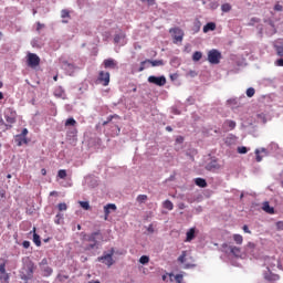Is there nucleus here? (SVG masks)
Segmentation results:
<instances>
[{
    "mask_svg": "<svg viewBox=\"0 0 283 283\" xmlns=\"http://www.w3.org/2000/svg\"><path fill=\"white\" fill-rule=\"evenodd\" d=\"M98 240H103V234H101V231H96L91 234H84L83 241L90 242V244L86 245V251H92V249H98Z\"/></svg>",
    "mask_w": 283,
    "mask_h": 283,
    "instance_id": "obj_1",
    "label": "nucleus"
},
{
    "mask_svg": "<svg viewBox=\"0 0 283 283\" xmlns=\"http://www.w3.org/2000/svg\"><path fill=\"white\" fill-rule=\"evenodd\" d=\"M177 262L184 264V269H193L196 266V260L187 251H182L181 255L178 256Z\"/></svg>",
    "mask_w": 283,
    "mask_h": 283,
    "instance_id": "obj_2",
    "label": "nucleus"
},
{
    "mask_svg": "<svg viewBox=\"0 0 283 283\" xmlns=\"http://www.w3.org/2000/svg\"><path fill=\"white\" fill-rule=\"evenodd\" d=\"M222 60V53L217 49H212L208 52V61L211 65H218Z\"/></svg>",
    "mask_w": 283,
    "mask_h": 283,
    "instance_id": "obj_3",
    "label": "nucleus"
},
{
    "mask_svg": "<svg viewBox=\"0 0 283 283\" xmlns=\"http://www.w3.org/2000/svg\"><path fill=\"white\" fill-rule=\"evenodd\" d=\"M4 119L7 122L8 125H14V123H17V111H14L13 108H7L4 109Z\"/></svg>",
    "mask_w": 283,
    "mask_h": 283,
    "instance_id": "obj_4",
    "label": "nucleus"
},
{
    "mask_svg": "<svg viewBox=\"0 0 283 283\" xmlns=\"http://www.w3.org/2000/svg\"><path fill=\"white\" fill-rule=\"evenodd\" d=\"M148 83H151L153 85H157L158 87H163L167 85V77H165V75H161V76L150 75L148 77Z\"/></svg>",
    "mask_w": 283,
    "mask_h": 283,
    "instance_id": "obj_5",
    "label": "nucleus"
},
{
    "mask_svg": "<svg viewBox=\"0 0 283 283\" xmlns=\"http://www.w3.org/2000/svg\"><path fill=\"white\" fill-rule=\"evenodd\" d=\"M114 249H111V253L108 254H104L99 258H97L98 262H102L103 264H105L106 266H112L114 264Z\"/></svg>",
    "mask_w": 283,
    "mask_h": 283,
    "instance_id": "obj_6",
    "label": "nucleus"
},
{
    "mask_svg": "<svg viewBox=\"0 0 283 283\" xmlns=\"http://www.w3.org/2000/svg\"><path fill=\"white\" fill-rule=\"evenodd\" d=\"M28 65L29 67H39L41 65V57L36 53L28 54Z\"/></svg>",
    "mask_w": 283,
    "mask_h": 283,
    "instance_id": "obj_7",
    "label": "nucleus"
},
{
    "mask_svg": "<svg viewBox=\"0 0 283 283\" xmlns=\"http://www.w3.org/2000/svg\"><path fill=\"white\" fill-rule=\"evenodd\" d=\"M170 34H172L175 43L182 42V39L185 36V32L180 28L170 29Z\"/></svg>",
    "mask_w": 283,
    "mask_h": 283,
    "instance_id": "obj_8",
    "label": "nucleus"
},
{
    "mask_svg": "<svg viewBox=\"0 0 283 283\" xmlns=\"http://www.w3.org/2000/svg\"><path fill=\"white\" fill-rule=\"evenodd\" d=\"M98 83H101L104 87L109 85V72L101 71L97 77Z\"/></svg>",
    "mask_w": 283,
    "mask_h": 283,
    "instance_id": "obj_9",
    "label": "nucleus"
},
{
    "mask_svg": "<svg viewBox=\"0 0 283 283\" xmlns=\"http://www.w3.org/2000/svg\"><path fill=\"white\" fill-rule=\"evenodd\" d=\"M28 136V128H23L22 133L20 135H17V142H18V147H21V145H28V139L25 138Z\"/></svg>",
    "mask_w": 283,
    "mask_h": 283,
    "instance_id": "obj_10",
    "label": "nucleus"
},
{
    "mask_svg": "<svg viewBox=\"0 0 283 283\" xmlns=\"http://www.w3.org/2000/svg\"><path fill=\"white\" fill-rule=\"evenodd\" d=\"M103 65L106 70H117L118 69V62L114 59H106L103 62Z\"/></svg>",
    "mask_w": 283,
    "mask_h": 283,
    "instance_id": "obj_11",
    "label": "nucleus"
},
{
    "mask_svg": "<svg viewBox=\"0 0 283 283\" xmlns=\"http://www.w3.org/2000/svg\"><path fill=\"white\" fill-rule=\"evenodd\" d=\"M263 277L264 280H266V282H277V280H280V275L271 272V270L264 272Z\"/></svg>",
    "mask_w": 283,
    "mask_h": 283,
    "instance_id": "obj_12",
    "label": "nucleus"
},
{
    "mask_svg": "<svg viewBox=\"0 0 283 283\" xmlns=\"http://www.w3.org/2000/svg\"><path fill=\"white\" fill-rule=\"evenodd\" d=\"M116 203H107L104 206V220H108L109 213H112V211H116Z\"/></svg>",
    "mask_w": 283,
    "mask_h": 283,
    "instance_id": "obj_13",
    "label": "nucleus"
},
{
    "mask_svg": "<svg viewBox=\"0 0 283 283\" xmlns=\"http://www.w3.org/2000/svg\"><path fill=\"white\" fill-rule=\"evenodd\" d=\"M275 258L273 256H266L264 259V266H266L268 271H271V269H275Z\"/></svg>",
    "mask_w": 283,
    "mask_h": 283,
    "instance_id": "obj_14",
    "label": "nucleus"
},
{
    "mask_svg": "<svg viewBox=\"0 0 283 283\" xmlns=\"http://www.w3.org/2000/svg\"><path fill=\"white\" fill-rule=\"evenodd\" d=\"M262 209L265 211V213H270L271 216L275 213V209L269 205V201L263 202Z\"/></svg>",
    "mask_w": 283,
    "mask_h": 283,
    "instance_id": "obj_15",
    "label": "nucleus"
},
{
    "mask_svg": "<svg viewBox=\"0 0 283 283\" xmlns=\"http://www.w3.org/2000/svg\"><path fill=\"white\" fill-rule=\"evenodd\" d=\"M216 30V22H208L205 27H203V32L205 34H207V32H213Z\"/></svg>",
    "mask_w": 283,
    "mask_h": 283,
    "instance_id": "obj_16",
    "label": "nucleus"
},
{
    "mask_svg": "<svg viewBox=\"0 0 283 283\" xmlns=\"http://www.w3.org/2000/svg\"><path fill=\"white\" fill-rule=\"evenodd\" d=\"M186 242H191L193 238H196V228H191L187 233H186Z\"/></svg>",
    "mask_w": 283,
    "mask_h": 283,
    "instance_id": "obj_17",
    "label": "nucleus"
},
{
    "mask_svg": "<svg viewBox=\"0 0 283 283\" xmlns=\"http://www.w3.org/2000/svg\"><path fill=\"white\" fill-rule=\"evenodd\" d=\"M148 63L151 64V67H160L165 65V61L163 60H148Z\"/></svg>",
    "mask_w": 283,
    "mask_h": 283,
    "instance_id": "obj_18",
    "label": "nucleus"
},
{
    "mask_svg": "<svg viewBox=\"0 0 283 283\" xmlns=\"http://www.w3.org/2000/svg\"><path fill=\"white\" fill-rule=\"evenodd\" d=\"M195 185H197V187H201L202 189H205V187H207V180L203 178H196Z\"/></svg>",
    "mask_w": 283,
    "mask_h": 283,
    "instance_id": "obj_19",
    "label": "nucleus"
},
{
    "mask_svg": "<svg viewBox=\"0 0 283 283\" xmlns=\"http://www.w3.org/2000/svg\"><path fill=\"white\" fill-rule=\"evenodd\" d=\"M164 209H168V211H174V202L171 200H166L163 203Z\"/></svg>",
    "mask_w": 283,
    "mask_h": 283,
    "instance_id": "obj_20",
    "label": "nucleus"
},
{
    "mask_svg": "<svg viewBox=\"0 0 283 283\" xmlns=\"http://www.w3.org/2000/svg\"><path fill=\"white\" fill-rule=\"evenodd\" d=\"M0 129H12V125L6 124V120H3V117L0 116Z\"/></svg>",
    "mask_w": 283,
    "mask_h": 283,
    "instance_id": "obj_21",
    "label": "nucleus"
},
{
    "mask_svg": "<svg viewBox=\"0 0 283 283\" xmlns=\"http://www.w3.org/2000/svg\"><path fill=\"white\" fill-rule=\"evenodd\" d=\"M233 240L235 244H242L244 242V238L241 234H233Z\"/></svg>",
    "mask_w": 283,
    "mask_h": 283,
    "instance_id": "obj_22",
    "label": "nucleus"
},
{
    "mask_svg": "<svg viewBox=\"0 0 283 283\" xmlns=\"http://www.w3.org/2000/svg\"><path fill=\"white\" fill-rule=\"evenodd\" d=\"M75 125H76V119H74V117H70L65 122V127H74Z\"/></svg>",
    "mask_w": 283,
    "mask_h": 283,
    "instance_id": "obj_23",
    "label": "nucleus"
},
{
    "mask_svg": "<svg viewBox=\"0 0 283 283\" xmlns=\"http://www.w3.org/2000/svg\"><path fill=\"white\" fill-rule=\"evenodd\" d=\"M200 28H202V23L200 22V20H195L193 22V30L195 32H200Z\"/></svg>",
    "mask_w": 283,
    "mask_h": 283,
    "instance_id": "obj_24",
    "label": "nucleus"
},
{
    "mask_svg": "<svg viewBox=\"0 0 283 283\" xmlns=\"http://www.w3.org/2000/svg\"><path fill=\"white\" fill-rule=\"evenodd\" d=\"M200 59H202V52L200 51H196L193 54H192V61H200Z\"/></svg>",
    "mask_w": 283,
    "mask_h": 283,
    "instance_id": "obj_25",
    "label": "nucleus"
},
{
    "mask_svg": "<svg viewBox=\"0 0 283 283\" xmlns=\"http://www.w3.org/2000/svg\"><path fill=\"white\" fill-rule=\"evenodd\" d=\"M57 178H61L62 180L67 178V171L65 169H61L57 171Z\"/></svg>",
    "mask_w": 283,
    "mask_h": 283,
    "instance_id": "obj_26",
    "label": "nucleus"
},
{
    "mask_svg": "<svg viewBox=\"0 0 283 283\" xmlns=\"http://www.w3.org/2000/svg\"><path fill=\"white\" fill-rule=\"evenodd\" d=\"M247 96H248V98H253V96H255V88H253V87L248 88Z\"/></svg>",
    "mask_w": 283,
    "mask_h": 283,
    "instance_id": "obj_27",
    "label": "nucleus"
},
{
    "mask_svg": "<svg viewBox=\"0 0 283 283\" xmlns=\"http://www.w3.org/2000/svg\"><path fill=\"white\" fill-rule=\"evenodd\" d=\"M33 242L36 247H41V237L36 233L33 234Z\"/></svg>",
    "mask_w": 283,
    "mask_h": 283,
    "instance_id": "obj_28",
    "label": "nucleus"
},
{
    "mask_svg": "<svg viewBox=\"0 0 283 283\" xmlns=\"http://www.w3.org/2000/svg\"><path fill=\"white\" fill-rule=\"evenodd\" d=\"M78 203L82 207V209H84L85 211H90V202H87V201H80Z\"/></svg>",
    "mask_w": 283,
    "mask_h": 283,
    "instance_id": "obj_29",
    "label": "nucleus"
},
{
    "mask_svg": "<svg viewBox=\"0 0 283 283\" xmlns=\"http://www.w3.org/2000/svg\"><path fill=\"white\" fill-rule=\"evenodd\" d=\"M137 202H139L140 205H143V202H147V195H139L137 197Z\"/></svg>",
    "mask_w": 283,
    "mask_h": 283,
    "instance_id": "obj_30",
    "label": "nucleus"
},
{
    "mask_svg": "<svg viewBox=\"0 0 283 283\" xmlns=\"http://www.w3.org/2000/svg\"><path fill=\"white\" fill-rule=\"evenodd\" d=\"M61 18L62 19H70V11L67 9H63L61 11Z\"/></svg>",
    "mask_w": 283,
    "mask_h": 283,
    "instance_id": "obj_31",
    "label": "nucleus"
},
{
    "mask_svg": "<svg viewBox=\"0 0 283 283\" xmlns=\"http://www.w3.org/2000/svg\"><path fill=\"white\" fill-rule=\"evenodd\" d=\"M28 275L32 276V274L34 273V263L30 262L28 265Z\"/></svg>",
    "mask_w": 283,
    "mask_h": 283,
    "instance_id": "obj_32",
    "label": "nucleus"
},
{
    "mask_svg": "<svg viewBox=\"0 0 283 283\" xmlns=\"http://www.w3.org/2000/svg\"><path fill=\"white\" fill-rule=\"evenodd\" d=\"M222 12H231V4L224 3L221 6Z\"/></svg>",
    "mask_w": 283,
    "mask_h": 283,
    "instance_id": "obj_33",
    "label": "nucleus"
},
{
    "mask_svg": "<svg viewBox=\"0 0 283 283\" xmlns=\"http://www.w3.org/2000/svg\"><path fill=\"white\" fill-rule=\"evenodd\" d=\"M140 264H149V256L143 255L139 259Z\"/></svg>",
    "mask_w": 283,
    "mask_h": 283,
    "instance_id": "obj_34",
    "label": "nucleus"
},
{
    "mask_svg": "<svg viewBox=\"0 0 283 283\" xmlns=\"http://www.w3.org/2000/svg\"><path fill=\"white\" fill-rule=\"evenodd\" d=\"M43 273L46 277H49V275H51L53 273V270H52V268L46 266L43 269Z\"/></svg>",
    "mask_w": 283,
    "mask_h": 283,
    "instance_id": "obj_35",
    "label": "nucleus"
},
{
    "mask_svg": "<svg viewBox=\"0 0 283 283\" xmlns=\"http://www.w3.org/2000/svg\"><path fill=\"white\" fill-rule=\"evenodd\" d=\"M114 118H118V115H111L107 117V120L103 123V125H108V123H112V120H114Z\"/></svg>",
    "mask_w": 283,
    "mask_h": 283,
    "instance_id": "obj_36",
    "label": "nucleus"
},
{
    "mask_svg": "<svg viewBox=\"0 0 283 283\" xmlns=\"http://www.w3.org/2000/svg\"><path fill=\"white\" fill-rule=\"evenodd\" d=\"M57 209L59 211H67V203H59Z\"/></svg>",
    "mask_w": 283,
    "mask_h": 283,
    "instance_id": "obj_37",
    "label": "nucleus"
},
{
    "mask_svg": "<svg viewBox=\"0 0 283 283\" xmlns=\"http://www.w3.org/2000/svg\"><path fill=\"white\" fill-rule=\"evenodd\" d=\"M63 67L65 70H67V67H69V70H74V64H70L67 61H64L63 62Z\"/></svg>",
    "mask_w": 283,
    "mask_h": 283,
    "instance_id": "obj_38",
    "label": "nucleus"
},
{
    "mask_svg": "<svg viewBox=\"0 0 283 283\" xmlns=\"http://www.w3.org/2000/svg\"><path fill=\"white\" fill-rule=\"evenodd\" d=\"M226 125H228V127H230V129H235V122L234 120H227Z\"/></svg>",
    "mask_w": 283,
    "mask_h": 283,
    "instance_id": "obj_39",
    "label": "nucleus"
},
{
    "mask_svg": "<svg viewBox=\"0 0 283 283\" xmlns=\"http://www.w3.org/2000/svg\"><path fill=\"white\" fill-rule=\"evenodd\" d=\"M249 149L244 146L238 147V154H247Z\"/></svg>",
    "mask_w": 283,
    "mask_h": 283,
    "instance_id": "obj_40",
    "label": "nucleus"
},
{
    "mask_svg": "<svg viewBox=\"0 0 283 283\" xmlns=\"http://www.w3.org/2000/svg\"><path fill=\"white\" fill-rule=\"evenodd\" d=\"M275 227H276V231H283V221H277L275 223Z\"/></svg>",
    "mask_w": 283,
    "mask_h": 283,
    "instance_id": "obj_41",
    "label": "nucleus"
},
{
    "mask_svg": "<svg viewBox=\"0 0 283 283\" xmlns=\"http://www.w3.org/2000/svg\"><path fill=\"white\" fill-rule=\"evenodd\" d=\"M146 63H149V60H145V61L140 62V66H139V70H138L139 72L145 71V67H146L145 64Z\"/></svg>",
    "mask_w": 283,
    "mask_h": 283,
    "instance_id": "obj_42",
    "label": "nucleus"
},
{
    "mask_svg": "<svg viewBox=\"0 0 283 283\" xmlns=\"http://www.w3.org/2000/svg\"><path fill=\"white\" fill-rule=\"evenodd\" d=\"M142 3H147V6H156V0H140Z\"/></svg>",
    "mask_w": 283,
    "mask_h": 283,
    "instance_id": "obj_43",
    "label": "nucleus"
},
{
    "mask_svg": "<svg viewBox=\"0 0 283 283\" xmlns=\"http://www.w3.org/2000/svg\"><path fill=\"white\" fill-rule=\"evenodd\" d=\"M230 251H231V253H233V255H235L237 253H240V248H238V247H230Z\"/></svg>",
    "mask_w": 283,
    "mask_h": 283,
    "instance_id": "obj_44",
    "label": "nucleus"
},
{
    "mask_svg": "<svg viewBox=\"0 0 283 283\" xmlns=\"http://www.w3.org/2000/svg\"><path fill=\"white\" fill-rule=\"evenodd\" d=\"M182 280H184L182 274H177V275H175V281H176L177 283H182Z\"/></svg>",
    "mask_w": 283,
    "mask_h": 283,
    "instance_id": "obj_45",
    "label": "nucleus"
},
{
    "mask_svg": "<svg viewBox=\"0 0 283 283\" xmlns=\"http://www.w3.org/2000/svg\"><path fill=\"white\" fill-rule=\"evenodd\" d=\"M43 28H45V24H43L41 22H36V32H41V30H43Z\"/></svg>",
    "mask_w": 283,
    "mask_h": 283,
    "instance_id": "obj_46",
    "label": "nucleus"
},
{
    "mask_svg": "<svg viewBox=\"0 0 283 283\" xmlns=\"http://www.w3.org/2000/svg\"><path fill=\"white\" fill-rule=\"evenodd\" d=\"M256 163H262V156H260V149L255 150Z\"/></svg>",
    "mask_w": 283,
    "mask_h": 283,
    "instance_id": "obj_47",
    "label": "nucleus"
},
{
    "mask_svg": "<svg viewBox=\"0 0 283 283\" xmlns=\"http://www.w3.org/2000/svg\"><path fill=\"white\" fill-rule=\"evenodd\" d=\"M276 54L283 56V46H276Z\"/></svg>",
    "mask_w": 283,
    "mask_h": 283,
    "instance_id": "obj_48",
    "label": "nucleus"
},
{
    "mask_svg": "<svg viewBox=\"0 0 283 283\" xmlns=\"http://www.w3.org/2000/svg\"><path fill=\"white\" fill-rule=\"evenodd\" d=\"M0 273H1L2 275H6V263H1V264H0Z\"/></svg>",
    "mask_w": 283,
    "mask_h": 283,
    "instance_id": "obj_49",
    "label": "nucleus"
},
{
    "mask_svg": "<svg viewBox=\"0 0 283 283\" xmlns=\"http://www.w3.org/2000/svg\"><path fill=\"white\" fill-rule=\"evenodd\" d=\"M120 39H124V36L120 35V34H116L115 38H114V42L115 43H120Z\"/></svg>",
    "mask_w": 283,
    "mask_h": 283,
    "instance_id": "obj_50",
    "label": "nucleus"
},
{
    "mask_svg": "<svg viewBox=\"0 0 283 283\" xmlns=\"http://www.w3.org/2000/svg\"><path fill=\"white\" fill-rule=\"evenodd\" d=\"M274 10H275L276 12H282V10H283L282 4L276 3V4L274 6Z\"/></svg>",
    "mask_w": 283,
    "mask_h": 283,
    "instance_id": "obj_51",
    "label": "nucleus"
},
{
    "mask_svg": "<svg viewBox=\"0 0 283 283\" xmlns=\"http://www.w3.org/2000/svg\"><path fill=\"white\" fill-rule=\"evenodd\" d=\"M207 169H209V171H211L212 169H220V166H213V165H208Z\"/></svg>",
    "mask_w": 283,
    "mask_h": 283,
    "instance_id": "obj_52",
    "label": "nucleus"
},
{
    "mask_svg": "<svg viewBox=\"0 0 283 283\" xmlns=\"http://www.w3.org/2000/svg\"><path fill=\"white\" fill-rule=\"evenodd\" d=\"M177 207H178V209H180V210L187 208V206L185 205V202H179V203L177 205Z\"/></svg>",
    "mask_w": 283,
    "mask_h": 283,
    "instance_id": "obj_53",
    "label": "nucleus"
},
{
    "mask_svg": "<svg viewBox=\"0 0 283 283\" xmlns=\"http://www.w3.org/2000/svg\"><path fill=\"white\" fill-rule=\"evenodd\" d=\"M55 224H61V218H63L61 214H56L55 217Z\"/></svg>",
    "mask_w": 283,
    "mask_h": 283,
    "instance_id": "obj_54",
    "label": "nucleus"
},
{
    "mask_svg": "<svg viewBox=\"0 0 283 283\" xmlns=\"http://www.w3.org/2000/svg\"><path fill=\"white\" fill-rule=\"evenodd\" d=\"M22 245L24 249H30V241H23Z\"/></svg>",
    "mask_w": 283,
    "mask_h": 283,
    "instance_id": "obj_55",
    "label": "nucleus"
},
{
    "mask_svg": "<svg viewBox=\"0 0 283 283\" xmlns=\"http://www.w3.org/2000/svg\"><path fill=\"white\" fill-rule=\"evenodd\" d=\"M147 231L148 233H154V224H149Z\"/></svg>",
    "mask_w": 283,
    "mask_h": 283,
    "instance_id": "obj_56",
    "label": "nucleus"
},
{
    "mask_svg": "<svg viewBox=\"0 0 283 283\" xmlns=\"http://www.w3.org/2000/svg\"><path fill=\"white\" fill-rule=\"evenodd\" d=\"M276 65H277L279 67H283V59L277 60V61H276Z\"/></svg>",
    "mask_w": 283,
    "mask_h": 283,
    "instance_id": "obj_57",
    "label": "nucleus"
},
{
    "mask_svg": "<svg viewBox=\"0 0 283 283\" xmlns=\"http://www.w3.org/2000/svg\"><path fill=\"white\" fill-rule=\"evenodd\" d=\"M243 231H244V233H251V230H249V226H243Z\"/></svg>",
    "mask_w": 283,
    "mask_h": 283,
    "instance_id": "obj_58",
    "label": "nucleus"
},
{
    "mask_svg": "<svg viewBox=\"0 0 283 283\" xmlns=\"http://www.w3.org/2000/svg\"><path fill=\"white\" fill-rule=\"evenodd\" d=\"M41 174H42V176H48V170H45V168H42Z\"/></svg>",
    "mask_w": 283,
    "mask_h": 283,
    "instance_id": "obj_59",
    "label": "nucleus"
},
{
    "mask_svg": "<svg viewBox=\"0 0 283 283\" xmlns=\"http://www.w3.org/2000/svg\"><path fill=\"white\" fill-rule=\"evenodd\" d=\"M166 132H174V128H171V126H167Z\"/></svg>",
    "mask_w": 283,
    "mask_h": 283,
    "instance_id": "obj_60",
    "label": "nucleus"
},
{
    "mask_svg": "<svg viewBox=\"0 0 283 283\" xmlns=\"http://www.w3.org/2000/svg\"><path fill=\"white\" fill-rule=\"evenodd\" d=\"M8 280H10V275L9 274H4V282H8Z\"/></svg>",
    "mask_w": 283,
    "mask_h": 283,
    "instance_id": "obj_61",
    "label": "nucleus"
},
{
    "mask_svg": "<svg viewBox=\"0 0 283 283\" xmlns=\"http://www.w3.org/2000/svg\"><path fill=\"white\" fill-rule=\"evenodd\" d=\"M50 196H59V192H56V191H51V192H50Z\"/></svg>",
    "mask_w": 283,
    "mask_h": 283,
    "instance_id": "obj_62",
    "label": "nucleus"
},
{
    "mask_svg": "<svg viewBox=\"0 0 283 283\" xmlns=\"http://www.w3.org/2000/svg\"><path fill=\"white\" fill-rule=\"evenodd\" d=\"M161 280H163L164 282H166V281H167V274H164V275L161 276Z\"/></svg>",
    "mask_w": 283,
    "mask_h": 283,
    "instance_id": "obj_63",
    "label": "nucleus"
},
{
    "mask_svg": "<svg viewBox=\"0 0 283 283\" xmlns=\"http://www.w3.org/2000/svg\"><path fill=\"white\" fill-rule=\"evenodd\" d=\"M88 283H101L99 281H90Z\"/></svg>",
    "mask_w": 283,
    "mask_h": 283,
    "instance_id": "obj_64",
    "label": "nucleus"
}]
</instances>
